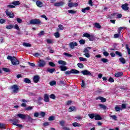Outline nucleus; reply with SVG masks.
Segmentation results:
<instances>
[{"label": "nucleus", "mask_w": 130, "mask_h": 130, "mask_svg": "<svg viewBox=\"0 0 130 130\" xmlns=\"http://www.w3.org/2000/svg\"><path fill=\"white\" fill-rule=\"evenodd\" d=\"M95 114H88V116L90 118L93 119L94 117L95 118Z\"/></svg>", "instance_id": "obj_36"}, {"label": "nucleus", "mask_w": 130, "mask_h": 130, "mask_svg": "<svg viewBox=\"0 0 130 130\" xmlns=\"http://www.w3.org/2000/svg\"><path fill=\"white\" fill-rule=\"evenodd\" d=\"M103 54L105 56H108V55H109V53H108L107 51H105L103 52Z\"/></svg>", "instance_id": "obj_60"}, {"label": "nucleus", "mask_w": 130, "mask_h": 130, "mask_svg": "<svg viewBox=\"0 0 130 130\" xmlns=\"http://www.w3.org/2000/svg\"><path fill=\"white\" fill-rule=\"evenodd\" d=\"M88 49H92V47H87L85 48L83 52L85 53L84 54V55L86 56V57L89 58L90 57V54L89 53L90 52L89 51V50Z\"/></svg>", "instance_id": "obj_6"}, {"label": "nucleus", "mask_w": 130, "mask_h": 130, "mask_svg": "<svg viewBox=\"0 0 130 130\" xmlns=\"http://www.w3.org/2000/svg\"><path fill=\"white\" fill-rule=\"evenodd\" d=\"M46 64V62L43 59H40V62L38 64V67L40 68H43V67H45Z\"/></svg>", "instance_id": "obj_8"}, {"label": "nucleus", "mask_w": 130, "mask_h": 130, "mask_svg": "<svg viewBox=\"0 0 130 130\" xmlns=\"http://www.w3.org/2000/svg\"><path fill=\"white\" fill-rule=\"evenodd\" d=\"M74 110H76V107H70L69 109V112H72Z\"/></svg>", "instance_id": "obj_37"}, {"label": "nucleus", "mask_w": 130, "mask_h": 130, "mask_svg": "<svg viewBox=\"0 0 130 130\" xmlns=\"http://www.w3.org/2000/svg\"><path fill=\"white\" fill-rule=\"evenodd\" d=\"M11 90H13V93L14 94H17L19 92V90L20 88H19V86L17 84H14L11 87Z\"/></svg>", "instance_id": "obj_4"}, {"label": "nucleus", "mask_w": 130, "mask_h": 130, "mask_svg": "<svg viewBox=\"0 0 130 130\" xmlns=\"http://www.w3.org/2000/svg\"><path fill=\"white\" fill-rule=\"evenodd\" d=\"M69 46L71 49H74L75 46H78V43L77 42H71L69 44Z\"/></svg>", "instance_id": "obj_11"}, {"label": "nucleus", "mask_w": 130, "mask_h": 130, "mask_svg": "<svg viewBox=\"0 0 130 130\" xmlns=\"http://www.w3.org/2000/svg\"><path fill=\"white\" fill-rule=\"evenodd\" d=\"M123 75V73L122 72H117L115 74V78H118L119 77H121V76Z\"/></svg>", "instance_id": "obj_27"}, {"label": "nucleus", "mask_w": 130, "mask_h": 130, "mask_svg": "<svg viewBox=\"0 0 130 130\" xmlns=\"http://www.w3.org/2000/svg\"><path fill=\"white\" fill-rule=\"evenodd\" d=\"M13 28L16 30H17V31H20V27H19V25L17 24H16L15 26H14Z\"/></svg>", "instance_id": "obj_40"}, {"label": "nucleus", "mask_w": 130, "mask_h": 130, "mask_svg": "<svg viewBox=\"0 0 130 130\" xmlns=\"http://www.w3.org/2000/svg\"><path fill=\"white\" fill-rule=\"evenodd\" d=\"M119 128L118 127H116L115 129H112L109 128V126H105L102 130H119Z\"/></svg>", "instance_id": "obj_20"}, {"label": "nucleus", "mask_w": 130, "mask_h": 130, "mask_svg": "<svg viewBox=\"0 0 130 130\" xmlns=\"http://www.w3.org/2000/svg\"><path fill=\"white\" fill-rule=\"evenodd\" d=\"M77 66L79 69H83L84 68V64L82 63H77Z\"/></svg>", "instance_id": "obj_35"}, {"label": "nucleus", "mask_w": 130, "mask_h": 130, "mask_svg": "<svg viewBox=\"0 0 130 130\" xmlns=\"http://www.w3.org/2000/svg\"><path fill=\"white\" fill-rule=\"evenodd\" d=\"M123 28H124V27H119L118 29V34H120V32H121V30H122V29H123Z\"/></svg>", "instance_id": "obj_54"}, {"label": "nucleus", "mask_w": 130, "mask_h": 130, "mask_svg": "<svg viewBox=\"0 0 130 130\" xmlns=\"http://www.w3.org/2000/svg\"><path fill=\"white\" fill-rule=\"evenodd\" d=\"M54 35L56 38H59L60 35L59 32H56L54 34Z\"/></svg>", "instance_id": "obj_42"}, {"label": "nucleus", "mask_w": 130, "mask_h": 130, "mask_svg": "<svg viewBox=\"0 0 130 130\" xmlns=\"http://www.w3.org/2000/svg\"><path fill=\"white\" fill-rule=\"evenodd\" d=\"M34 116L35 117H38V116H39V113H38V112H35V113H34Z\"/></svg>", "instance_id": "obj_63"}, {"label": "nucleus", "mask_w": 130, "mask_h": 130, "mask_svg": "<svg viewBox=\"0 0 130 130\" xmlns=\"http://www.w3.org/2000/svg\"><path fill=\"white\" fill-rule=\"evenodd\" d=\"M115 111H116L117 112L118 111H120V108L119 107L116 106L115 107Z\"/></svg>", "instance_id": "obj_59"}, {"label": "nucleus", "mask_w": 130, "mask_h": 130, "mask_svg": "<svg viewBox=\"0 0 130 130\" xmlns=\"http://www.w3.org/2000/svg\"><path fill=\"white\" fill-rule=\"evenodd\" d=\"M0 128L7 129V124L3 123H0Z\"/></svg>", "instance_id": "obj_26"}, {"label": "nucleus", "mask_w": 130, "mask_h": 130, "mask_svg": "<svg viewBox=\"0 0 130 130\" xmlns=\"http://www.w3.org/2000/svg\"><path fill=\"white\" fill-rule=\"evenodd\" d=\"M64 74L66 75V76L71 75V74H74L75 75H77V74H80V71L75 69H72L70 70V71H66Z\"/></svg>", "instance_id": "obj_2"}, {"label": "nucleus", "mask_w": 130, "mask_h": 130, "mask_svg": "<svg viewBox=\"0 0 130 130\" xmlns=\"http://www.w3.org/2000/svg\"><path fill=\"white\" fill-rule=\"evenodd\" d=\"M12 5H14V6H19L20 5V1H14L11 3Z\"/></svg>", "instance_id": "obj_29"}, {"label": "nucleus", "mask_w": 130, "mask_h": 130, "mask_svg": "<svg viewBox=\"0 0 130 130\" xmlns=\"http://www.w3.org/2000/svg\"><path fill=\"white\" fill-rule=\"evenodd\" d=\"M72 125L73 126H74V127H77V126H78V127L81 126V124L77 122H75L72 123Z\"/></svg>", "instance_id": "obj_30"}, {"label": "nucleus", "mask_w": 130, "mask_h": 130, "mask_svg": "<svg viewBox=\"0 0 130 130\" xmlns=\"http://www.w3.org/2000/svg\"><path fill=\"white\" fill-rule=\"evenodd\" d=\"M83 37H86V38H88L89 41H94L95 39L94 38V36L90 35L89 34H88V32H85L83 34Z\"/></svg>", "instance_id": "obj_5"}, {"label": "nucleus", "mask_w": 130, "mask_h": 130, "mask_svg": "<svg viewBox=\"0 0 130 130\" xmlns=\"http://www.w3.org/2000/svg\"><path fill=\"white\" fill-rule=\"evenodd\" d=\"M49 97L51 99H53V100H54L55 98H56V96L53 93L51 94Z\"/></svg>", "instance_id": "obj_41"}, {"label": "nucleus", "mask_w": 130, "mask_h": 130, "mask_svg": "<svg viewBox=\"0 0 130 130\" xmlns=\"http://www.w3.org/2000/svg\"><path fill=\"white\" fill-rule=\"evenodd\" d=\"M115 54H116V55H118L119 56H120L121 57V56H122V54L118 51H116L115 52Z\"/></svg>", "instance_id": "obj_46"}, {"label": "nucleus", "mask_w": 130, "mask_h": 130, "mask_svg": "<svg viewBox=\"0 0 130 130\" xmlns=\"http://www.w3.org/2000/svg\"><path fill=\"white\" fill-rule=\"evenodd\" d=\"M39 80H40V77L39 75H35L34 77L33 81L34 83H38V82H39Z\"/></svg>", "instance_id": "obj_12"}, {"label": "nucleus", "mask_w": 130, "mask_h": 130, "mask_svg": "<svg viewBox=\"0 0 130 130\" xmlns=\"http://www.w3.org/2000/svg\"><path fill=\"white\" fill-rule=\"evenodd\" d=\"M119 60L120 62H121V63H122V64H124L125 63V62H126V60L123 57L119 58Z\"/></svg>", "instance_id": "obj_24"}, {"label": "nucleus", "mask_w": 130, "mask_h": 130, "mask_svg": "<svg viewBox=\"0 0 130 130\" xmlns=\"http://www.w3.org/2000/svg\"><path fill=\"white\" fill-rule=\"evenodd\" d=\"M47 72H48L50 74H53V73H54V72H55V69H54V68H53V69L48 68L47 69Z\"/></svg>", "instance_id": "obj_23"}, {"label": "nucleus", "mask_w": 130, "mask_h": 130, "mask_svg": "<svg viewBox=\"0 0 130 130\" xmlns=\"http://www.w3.org/2000/svg\"><path fill=\"white\" fill-rule=\"evenodd\" d=\"M101 60L102 61H103V62H104V63H105L106 62H108V59L105 58H102Z\"/></svg>", "instance_id": "obj_50"}, {"label": "nucleus", "mask_w": 130, "mask_h": 130, "mask_svg": "<svg viewBox=\"0 0 130 130\" xmlns=\"http://www.w3.org/2000/svg\"><path fill=\"white\" fill-rule=\"evenodd\" d=\"M36 4L38 8H42L43 7V3L40 0L37 1Z\"/></svg>", "instance_id": "obj_13"}, {"label": "nucleus", "mask_w": 130, "mask_h": 130, "mask_svg": "<svg viewBox=\"0 0 130 130\" xmlns=\"http://www.w3.org/2000/svg\"><path fill=\"white\" fill-rule=\"evenodd\" d=\"M81 74H83L84 76H92V73L88 70H83L81 72Z\"/></svg>", "instance_id": "obj_10"}, {"label": "nucleus", "mask_w": 130, "mask_h": 130, "mask_svg": "<svg viewBox=\"0 0 130 130\" xmlns=\"http://www.w3.org/2000/svg\"><path fill=\"white\" fill-rule=\"evenodd\" d=\"M6 29H13V28H14V25H13V24H10L9 25H7L6 26Z\"/></svg>", "instance_id": "obj_39"}, {"label": "nucleus", "mask_w": 130, "mask_h": 130, "mask_svg": "<svg viewBox=\"0 0 130 130\" xmlns=\"http://www.w3.org/2000/svg\"><path fill=\"white\" fill-rule=\"evenodd\" d=\"M29 23L30 25H40L42 23V22L39 19H35L30 20Z\"/></svg>", "instance_id": "obj_3"}, {"label": "nucleus", "mask_w": 130, "mask_h": 130, "mask_svg": "<svg viewBox=\"0 0 130 130\" xmlns=\"http://www.w3.org/2000/svg\"><path fill=\"white\" fill-rule=\"evenodd\" d=\"M5 13L7 16L9 17V18H10L11 19H13V18L15 17V14H14V13L13 12H9V11L6 10L5 11Z\"/></svg>", "instance_id": "obj_7"}, {"label": "nucleus", "mask_w": 130, "mask_h": 130, "mask_svg": "<svg viewBox=\"0 0 130 130\" xmlns=\"http://www.w3.org/2000/svg\"><path fill=\"white\" fill-rule=\"evenodd\" d=\"M80 44H85L86 43V41H85V40L82 39L79 41Z\"/></svg>", "instance_id": "obj_56"}, {"label": "nucleus", "mask_w": 130, "mask_h": 130, "mask_svg": "<svg viewBox=\"0 0 130 130\" xmlns=\"http://www.w3.org/2000/svg\"><path fill=\"white\" fill-rule=\"evenodd\" d=\"M63 55H65L68 57H73V55H72V54H69V53H67V52L64 53Z\"/></svg>", "instance_id": "obj_38"}, {"label": "nucleus", "mask_w": 130, "mask_h": 130, "mask_svg": "<svg viewBox=\"0 0 130 130\" xmlns=\"http://www.w3.org/2000/svg\"><path fill=\"white\" fill-rule=\"evenodd\" d=\"M110 117H111L112 119H114V120H117V117L115 115H111L110 116Z\"/></svg>", "instance_id": "obj_57"}, {"label": "nucleus", "mask_w": 130, "mask_h": 130, "mask_svg": "<svg viewBox=\"0 0 130 130\" xmlns=\"http://www.w3.org/2000/svg\"><path fill=\"white\" fill-rule=\"evenodd\" d=\"M44 101L45 102H49V96L47 93L44 94Z\"/></svg>", "instance_id": "obj_17"}, {"label": "nucleus", "mask_w": 130, "mask_h": 130, "mask_svg": "<svg viewBox=\"0 0 130 130\" xmlns=\"http://www.w3.org/2000/svg\"><path fill=\"white\" fill-rule=\"evenodd\" d=\"M58 27H59V28L60 29V30H63V29H64L63 26L61 24H59L58 25Z\"/></svg>", "instance_id": "obj_64"}, {"label": "nucleus", "mask_w": 130, "mask_h": 130, "mask_svg": "<svg viewBox=\"0 0 130 130\" xmlns=\"http://www.w3.org/2000/svg\"><path fill=\"white\" fill-rule=\"evenodd\" d=\"M79 59L81 61H87V58H84L83 57H79Z\"/></svg>", "instance_id": "obj_49"}, {"label": "nucleus", "mask_w": 130, "mask_h": 130, "mask_svg": "<svg viewBox=\"0 0 130 130\" xmlns=\"http://www.w3.org/2000/svg\"><path fill=\"white\" fill-rule=\"evenodd\" d=\"M3 71H4V72H6V73H10V72H11V70H10V69L7 68H3Z\"/></svg>", "instance_id": "obj_34"}, {"label": "nucleus", "mask_w": 130, "mask_h": 130, "mask_svg": "<svg viewBox=\"0 0 130 130\" xmlns=\"http://www.w3.org/2000/svg\"><path fill=\"white\" fill-rule=\"evenodd\" d=\"M0 23L1 24H4V23H6V20L3 19H0Z\"/></svg>", "instance_id": "obj_62"}, {"label": "nucleus", "mask_w": 130, "mask_h": 130, "mask_svg": "<svg viewBox=\"0 0 130 130\" xmlns=\"http://www.w3.org/2000/svg\"><path fill=\"white\" fill-rule=\"evenodd\" d=\"M86 86V83H85V81L84 80H82V83H81V87L82 88H84Z\"/></svg>", "instance_id": "obj_53"}, {"label": "nucleus", "mask_w": 130, "mask_h": 130, "mask_svg": "<svg viewBox=\"0 0 130 130\" xmlns=\"http://www.w3.org/2000/svg\"><path fill=\"white\" fill-rule=\"evenodd\" d=\"M17 116L21 119H26V117H27V115L23 114H18Z\"/></svg>", "instance_id": "obj_19"}, {"label": "nucleus", "mask_w": 130, "mask_h": 130, "mask_svg": "<svg viewBox=\"0 0 130 130\" xmlns=\"http://www.w3.org/2000/svg\"><path fill=\"white\" fill-rule=\"evenodd\" d=\"M96 100H101V102L104 103L106 102V99L102 96H98L96 98Z\"/></svg>", "instance_id": "obj_18"}, {"label": "nucleus", "mask_w": 130, "mask_h": 130, "mask_svg": "<svg viewBox=\"0 0 130 130\" xmlns=\"http://www.w3.org/2000/svg\"><path fill=\"white\" fill-rule=\"evenodd\" d=\"M24 83H26V84H30L31 80L29 79L28 78H25L24 80Z\"/></svg>", "instance_id": "obj_33"}, {"label": "nucleus", "mask_w": 130, "mask_h": 130, "mask_svg": "<svg viewBox=\"0 0 130 130\" xmlns=\"http://www.w3.org/2000/svg\"><path fill=\"white\" fill-rule=\"evenodd\" d=\"M49 65H50V67H55V64L53 63V62H49Z\"/></svg>", "instance_id": "obj_58"}, {"label": "nucleus", "mask_w": 130, "mask_h": 130, "mask_svg": "<svg viewBox=\"0 0 130 130\" xmlns=\"http://www.w3.org/2000/svg\"><path fill=\"white\" fill-rule=\"evenodd\" d=\"M32 109H33V107H31V106H28L25 109V110H26L27 111L32 110Z\"/></svg>", "instance_id": "obj_45"}, {"label": "nucleus", "mask_w": 130, "mask_h": 130, "mask_svg": "<svg viewBox=\"0 0 130 130\" xmlns=\"http://www.w3.org/2000/svg\"><path fill=\"white\" fill-rule=\"evenodd\" d=\"M79 4L77 3H68L69 8H73V7H78Z\"/></svg>", "instance_id": "obj_14"}, {"label": "nucleus", "mask_w": 130, "mask_h": 130, "mask_svg": "<svg viewBox=\"0 0 130 130\" xmlns=\"http://www.w3.org/2000/svg\"><path fill=\"white\" fill-rule=\"evenodd\" d=\"M94 27L97 28L98 29H101V25L99 23H94Z\"/></svg>", "instance_id": "obj_31"}, {"label": "nucleus", "mask_w": 130, "mask_h": 130, "mask_svg": "<svg viewBox=\"0 0 130 130\" xmlns=\"http://www.w3.org/2000/svg\"><path fill=\"white\" fill-rule=\"evenodd\" d=\"M63 5H64V3L62 1L58 3H55L54 4V6L55 7H62Z\"/></svg>", "instance_id": "obj_16"}, {"label": "nucleus", "mask_w": 130, "mask_h": 130, "mask_svg": "<svg viewBox=\"0 0 130 130\" xmlns=\"http://www.w3.org/2000/svg\"><path fill=\"white\" fill-rule=\"evenodd\" d=\"M59 69L60 70V71H61V72H66V71H67V70H68V67H67L65 66H60L59 67Z\"/></svg>", "instance_id": "obj_21"}, {"label": "nucleus", "mask_w": 130, "mask_h": 130, "mask_svg": "<svg viewBox=\"0 0 130 130\" xmlns=\"http://www.w3.org/2000/svg\"><path fill=\"white\" fill-rule=\"evenodd\" d=\"M125 46H126V49H127V50L128 54L129 55L130 54V48H129V47H128V45L126 44Z\"/></svg>", "instance_id": "obj_47"}, {"label": "nucleus", "mask_w": 130, "mask_h": 130, "mask_svg": "<svg viewBox=\"0 0 130 130\" xmlns=\"http://www.w3.org/2000/svg\"><path fill=\"white\" fill-rule=\"evenodd\" d=\"M99 106L100 107L101 109H103V110H106L107 109V107L103 104H99Z\"/></svg>", "instance_id": "obj_25"}, {"label": "nucleus", "mask_w": 130, "mask_h": 130, "mask_svg": "<svg viewBox=\"0 0 130 130\" xmlns=\"http://www.w3.org/2000/svg\"><path fill=\"white\" fill-rule=\"evenodd\" d=\"M7 59L11 60L13 66H17L20 63V61L17 59V57L15 56H12L11 55H8L7 56Z\"/></svg>", "instance_id": "obj_1"}, {"label": "nucleus", "mask_w": 130, "mask_h": 130, "mask_svg": "<svg viewBox=\"0 0 130 130\" xmlns=\"http://www.w3.org/2000/svg\"><path fill=\"white\" fill-rule=\"evenodd\" d=\"M121 8L122 10L124 11H128L129 8H128V4L127 3H125V4H123L121 6Z\"/></svg>", "instance_id": "obj_15"}, {"label": "nucleus", "mask_w": 130, "mask_h": 130, "mask_svg": "<svg viewBox=\"0 0 130 130\" xmlns=\"http://www.w3.org/2000/svg\"><path fill=\"white\" fill-rule=\"evenodd\" d=\"M9 121H11V123H12V124L14 125H16L19 122V120L16 118H13L12 119H10Z\"/></svg>", "instance_id": "obj_9"}, {"label": "nucleus", "mask_w": 130, "mask_h": 130, "mask_svg": "<svg viewBox=\"0 0 130 130\" xmlns=\"http://www.w3.org/2000/svg\"><path fill=\"white\" fill-rule=\"evenodd\" d=\"M54 116H51L48 118V120H49V121H52V120H54Z\"/></svg>", "instance_id": "obj_55"}, {"label": "nucleus", "mask_w": 130, "mask_h": 130, "mask_svg": "<svg viewBox=\"0 0 130 130\" xmlns=\"http://www.w3.org/2000/svg\"><path fill=\"white\" fill-rule=\"evenodd\" d=\"M16 21L19 24L23 23V20L21 18H16Z\"/></svg>", "instance_id": "obj_43"}, {"label": "nucleus", "mask_w": 130, "mask_h": 130, "mask_svg": "<svg viewBox=\"0 0 130 130\" xmlns=\"http://www.w3.org/2000/svg\"><path fill=\"white\" fill-rule=\"evenodd\" d=\"M58 63L59 64H61L62 66H67V62H66L65 61L62 60H60L59 61H58Z\"/></svg>", "instance_id": "obj_28"}, {"label": "nucleus", "mask_w": 130, "mask_h": 130, "mask_svg": "<svg viewBox=\"0 0 130 130\" xmlns=\"http://www.w3.org/2000/svg\"><path fill=\"white\" fill-rule=\"evenodd\" d=\"M68 13L70 14H76L77 12L74 10H68Z\"/></svg>", "instance_id": "obj_52"}, {"label": "nucleus", "mask_w": 130, "mask_h": 130, "mask_svg": "<svg viewBox=\"0 0 130 130\" xmlns=\"http://www.w3.org/2000/svg\"><path fill=\"white\" fill-rule=\"evenodd\" d=\"M27 117H28V120L29 122H33V120H34V119H33L32 117H31V116L27 115Z\"/></svg>", "instance_id": "obj_44"}, {"label": "nucleus", "mask_w": 130, "mask_h": 130, "mask_svg": "<svg viewBox=\"0 0 130 130\" xmlns=\"http://www.w3.org/2000/svg\"><path fill=\"white\" fill-rule=\"evenodd\" d=\"M22 45H23V46H25L26 47H31V46H32L31 44L28 43H23Z\"/></svg>", "instance_id": "obj_32"}, {"label": "nucleus", "mask_w": 130, "mask_h": 130, "mask_svg": "<svg viewBox=\"0 0 130 130\" xmlns=\"http://www.w3.org/2000/svg\"><path fill=\"white\" fill-rule=\"evenodd\" d=\"M50 86H54V85H56V81H52L50 82Z\"/></svg>", "instance_id": "obj_48"}, {"label": "nucleus", "mask_w": 130, "mask_h": 130, "mask_svg": "<svg viewBox=\"0 0 130 130\" xmlns=\"http://www.w3.org/2000/svg\"><path fill=\"white\" fill-rule=\"evenodd\" d=\"M40 115L42 116V117H44V116H45V112H41Z\"/></svg>", "instance_id": "obj_61"}, {"label": "nucleus", "mask_w": 130, "mask_h": 130, "mask_svg": "<svg viewBox=\"0 0 130 130\" xmlns=\"http://www.w3.org/2000/svg\"><path fill=\"white\" fill-rule=\"evenodd\" d=\"M94 119L95 120H101L102 119V117L101 116H100V115L95 114Z\"/></svg>", "instance_id": "obj_22"}, {"label": "nucleus", "mask_w": 130, "mask_h": 130, "mask_svg": "<svg viewBox=\"0 0 130 130\" xmlns=\"http://www.w3.org/2000/svg\"><path fill=\"white\" fill-rule=\"evenodd\" d=\"M108 82H110V83H114V79L111 77H110L108 79Z\"/></svg>", "instance_id": "obj_51"}]
</instances>
